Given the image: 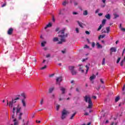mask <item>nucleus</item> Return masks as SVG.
I'll return each mask as SVG.
<instances>
[{
    "label": "nucleus",
    "instance_id": "f257e3e1",
    "mask_svg": "<svg viewBox=\"0 0 125 125\" xmlns=\"http://www.w3.org/2000/svg\"><path fill=\"white\" fill-rule=\"evenodd\" d=\"M65 30L66 29L63 28L62 30L59 32V38H61L60 41L58 42L59 44H62V42H65L66 38L68 37V34H65Z\"/></svg>",
    "mask_w": 125,
    "mask_h": 125
},
{
    "label": "nucleus",
    "instance_id": "f03ea898",
    "mask_svg": "<svg viewBox=\"0 0 125 125\" xmlns=\"http://www.w3.org/2000/svg\"><path fill=\"white\" fill-rule=\"evenodd\" d=\"M83 98L85 102L88 104L87 109H91L93 106V103H92V101H91V98H90L89 96L87 95H86Z\"/></svg>",
    "mask_w": 125,
    "mask_h": 125
},
{
    "label": "nucleus",
    "instance_id": "7ed1b4c3",
    "mask_svg": "<svg viewBox=\"0 0 125 125\" xmlns=\"http://www.w3.org/2000/svg\"><path fill=\"white\" fill-rule=\"evenodd\" d=\"M68 69L69 70H70L71 73L72 75V76H76V75L78 74V72L75 70V66H68Z\"/></svg>",
    "mask_w": 125,
    "mask_h": 125
},
{
    "label": "nucleus",
    "instance_id": "20e7f679",
    "mask_svg": "<svg viewBox=\"0 0 125 125\" xmlns=\"http://www.w3.org/2000/svg\"><path fill=\"white\" fill-rule=\"evenodd\" d=\"M69 114V112L66 110V109H63L62 111V116L61 119L62 120H64V119H66V116L67 115Z\"/></svg>",
    "mask_w": 125,
    "mask_h": 125
},
{
    "label": "nucleus",
    "instance_id": "39448f33",
    "mask_svg": "<svg viewBox=\"0 0 125 125\" xmlns=\"http://www.w3.org/2000/svg\"><path fill=\"white\" fill-rule=\"evenodd\" d=\"M14 29H13V28H10L7 31V34L9 35V36H11L12 34H13V31Z\"/></svg>",
    "mask_w": 125,
    "mask_h": 125
},
{
    "label": "nucleus",
    "instance_id": "423d86ee",
    "mask_svg": "<svg viewBox=\"0 0 125 125\" xmlns=\"http://www.w3.org/2000/svg\"><path fill=\"white\" fill-rule=\"evenodd\" d=\"M14 103H16V101H15L13 99H12V101L9 102V107H10V108H12V107H13V104H14Z\"/></svg>",
    "mask_w": 125,
    "mask_h": 125
},
{
    "label": "nucleus",
    "instance_id": "0eeeda50",
    "mask_svg": "<svg viewBox=\"0 0 125 125\" xmlns=\"http://www.w3.org/2000/svg\"><path fill=\"white\" fill-rule=\"evenodd\" d=\"M78 66L79 67V72H81V73H84V70L83 69V65H79Z\"/></svg>",
    "mask_w": 125,
    "mask_h": 125
},
{
    "label": "nucleus",
    "instance_id": "6e6552de",
    "mask_svg": "<svg viewBox=\"0 0 125 125\" xmlns=\"http://www.w3.org/2000/svg\"><path fill=\"white\" fill-rule=\"evenodd\" d=\"M21 103L24 108H26V107H27V103H26V101H25V99L21 100Z\"/></svg>",
    "mask_w": 125,
    "mask_h": 125
},
{
    "label": "nucleus",
    "instance_id": "1a4fd4ad",
    "mask_svg": "<svg viewBox=\"0 0 125 125\" xmlns=\"http://www.w3.org/2000/svg\"><path fill=\"white\" fill-rule=\"evenodd\" d=\"M62 82V77H57L56 79V82L57 83H61Z\"/></svg>",
    "mask_w": 125,
    "mask_h": 125
},
{
    "label": "nucleus",
    "instance_id": "9d476101",
    "mask_svg": "<svg viewBox=\"0 0 125 125\" xmlns=\"http://www.w3.org/2000/svg\"><path fill=\"white\" fill-rule=\"evenodd\" d=\"M20 105L19 104L18 105L17 107L16 108L17 109V111H16V114H17L18 113H19V112H20V111H21V107H19Z\"/></svg>",
    "mask_w": 125,
    "mask_h": 125
},
{
    "label": "nucleus",
    "instance_id": "9b49d317",
    "mask_svg": "<svg viewBox=\"0 0 125 125\" xmlns=\"http://www.w3.org/2000/svg\"><path fill=\"white\" fill-rule=\"evenodd\" d=\"M111 52H116L117 51V49L116 47H112L110 48Z\"/></svg>",
    "mask_w": 125,
    "mask_h": 125
},
{
    "label": "nucleus",
    "instance_id": "f8f14e48",
    "mask_svg": "<svg viewBox=\"0 0 125 125\" xmlns=\"http://www.w3.org/2000/svg\"><path fill=\"white\" fill-rule=\"evenodd\" d=\"M51 26H52V24H51V23H49V24H47L46 25V26L44 27V29L46 30V29H47V28H50V27H51Z\"/></svg>",
    "mask_w": 125,
    "mask_h": 125
},
{
    "label": "nucleus",
    "instance_id": "ddd939ff",
    "mask_svg": "<svg viewBox=\"0 0 125 125\" xmlns=\"http://www.w3.org/2000/svg\"><path fill=\"white\" fill-rule=\"evenodd\" d=\"M77 22L79 26H80V27H81V28H83V22H81L79 21H77Z\"/></svg>",
    "mask_w": 125,
    "mask_h": 125
},
{
    "label": "nucleus",
    "instance_id": "4468645a",
    "mask_svg": "<svg viewBox=\"0 0 125 125\" xmlns=\"http://www.w3.org/2000/svg\"><path fill=\"white\" fill-rule=\"evenodd\" d=\"M61 87V90L62 91V94H64L65 93V90H66V89L64 87Z\"/></svg>",
    "mask_w": 125,
    "mask_h": 125
},
{
    "label": "nucleus",
    "instance_id": "2eb2a0df",
    "mask_svg": "<svg viewBox=\"0 0 125 125\" xmlns=\"http://www.w3.org/2000/svg\"><path fill=\"white\" fill-rule=\"evenodd\" d=\"M105 17L107 20H110L111 19V15L109 14L106 15Z\"/></svg>",
    "mask_w": 125,
    "mask_h": 125
},
{
    "label": "nucleus",
    "instance_id": "dca6fc26",
    "mask_svg": "<svg viewBox=\"0 0 125 125\" xmlns=\"http://www.w3.org/2000/svg\"><path fill=\"white\" fill-rule=\"evenodd\" d=\"M96 46L97 47V48H102L103 47L102 45L99 44V42H97Z\"/></svg>",
    "mask_w": 125,
    "mask_h": 125
},
{
    "label": "nucleus",
    "instance_id": "f3484780",
    "mask_svg": "<svg viewBox=\"0 0 125 125\" xmlns=\"http://www.w3.org/2000/svg\"><path fill=\"white\" fill-rule=\"evenodd\" d=\"M22 123V125H29V121H27L26 123H25V120L23 119Z\"/></svg>",
    "mask_w": 125,
    "mask_h": 125
},
{
    "label": "nucleus",
    "instance_id": "a211bd4d",
    "mask_svg": "<svg viewBox=\"0 0 125 125\" xmlns=\"http://www.w3.org/2000/svg\"><path fill=\"white\" fill-rule=\"evenodd\" d=\"M95 78H96V76L93 74V75L89 78V79L90 80L92 81L93 80H94Z\"/></svg>",
    "mask_w": 125,
    "mask_h": 125
},
{
    "label": "nucleus",
    "instance_id": "6ab92c4d",
    "mask_svg": "<svg viewBox=\"0 0 125 125\" xmlns=\"http://www.w3.org/2000/svg\"><path fill=\"white\" fill-rule=\"evenodd\" d=\"M54 90V87L50 88L49 89V93H51Z\"/></svg>",
    "mask_w": 125,
    "mask_h": 125
},
{
    "label": "nucleus",
    "instance_id": "aec40b11",
    "mask_svg": "<svg viewBox=\"0 0 125 125\" xmlns=\"http://www.w3.org/2000/svg\"><path fill=\"white\" fill-rule=\"evenodd\" d=\"M88 14V12H87V10H84L83 12V15H84V16H86Z\"/></svg>",
    "mask_w": 125,
    "mask_h": 125
},
{
    "label": "nucleus",
    "instance_id": "412c9836",
    "mask_svg": "<svg viewBox=\"0 0 125 125\" xmlns=\"http://www.w3.org/2000/svg\"><path fill=\"white\" fill-rule=\"evenodd\" d=\"M23 115V113L22 112H20L19 116V120H22V116Z\"/></svg>",
    "mask_w": 125,
    "mask_h": 125
},
{
    "label": "nucleus",
    "instance_id": "4be33fe9",
    "mask_svg": "<svg viewBox=\"0 0 125 125\" xmlns=\"http://www.w3.org/2000/svg\"><path fill=\"white\" fill-rule=\"evenodd\" d=\"M113 15L114 16V19H117V18L120 17V16L117 14H114Z\"/></svg>",
    "mask_w": 125,
    "mask_h": 125
},
{
    "label": "nucleus",
    "instance_id": "5701e85b",
    "mask_svg": "<svg viewBox=\"0 0 125 125\" xmlns=\"http://www.w3.org/2000/svg\"><path fill=\"white\" fill-rule=\"evenodd\" d=\"M76 114H77V113L75 112L74 113H73L72 116H71L70 119V120H73L74 119V117H75V116H76Z\"/></svg>",
    "mask_w": 125,
    "mask_h": 125
},
{
    "label": "nucleus",
    "instance_id": "b1692460",
    "mask_svg": "<svg viewBox=\"0 0 125 125\" xmlns=\"http://www.w3.org/2000/svg\"><path fill=\"white\" fill-rule=\"evenodd\" d=\"M120 96H117L116 98H115V102H118V101H119V100H120Z\"/></svg>",
    "mask_w": 125,
    "mask_h": 125
},
{
    "label": "nucleus",
    "instance_id": "393cba45",
    "mask_svg": "<svg viewBox=\"0 0 125 125\" xmlns=\"http://www.w3.org/2000/svg\"><path fill=\"white\" fill-rule=\"evenodd\" d=\"M106 33H107V34H109V33H110V26H108L106 28Z\"/></svg>",
    "mask_w": 125,
    "mask_h": 125
},
{
    "label": "nucleus",
    "instance_id": "a878e982",
    "mask_svg": "<svg viewBox=\"0 0 125 125\" xmlns=\"http://www.w3.org/2000/svg\"><path fill=\"white\" fill-rule=\"evenodd\" d=\"M27 15H23L22 16V19H23V20H26V19H27Z\"/></svg>",
    "mask_w": 125,
    "mask_h": 125
},
{
    "label": "nucleus",
    "instance_id": "bb28decb",
    "mask_svg": "<svg viewBox=\"0 0 125 125\" xmlns=\"http://www.w3.org/2000/svg\"><path fill=\"white\" fill-rule=\"evenodd\" d=\"M106 23V20L104 19L102 22V25H103V26H104V24Z\"/></svg>",
    "mask_w": 125,
    "mask_h": 125
},
{
    "label": "nucleus",
    "instance_id": "cd10ccee",
    "mask_svg": "<svg viewBox=\"0 0 125 125\" xmlns=\"http://www.w3.org/2000/svg\"><path fill=\"white\" fill-rule=\"evenodd\" d=\"M46 68H47V65H45L44 66L41 67V68H40V69H41V70H45V69Z\"/></svg>",
    "mask_w": 125,
    "mask_h": 125
},
{
    "label": "nucleus",
    "instance_id": "c85d7f7f",
    "mask_svg": "<svg viewBox=\"0 0 125 125\" xmlns=\"http://www.w3.org/2000/svg\"><path fill=\"white\" fill-rule=\"evenodd\" d=\"M102 27H103V25L100 24L98 29H97V31H100L101 30V28H102Z\"/></svg>",
    "mask_w": 125,
    "mask_h": 125
},
{
    "label": "nucleus",
    "instance_id": "c756f323",
    "mask_svg": "<svg viewBox=\"0 0 125 125\" xmlns=\"http://www.w3.org/2000/svg\"><path fill=\"white\" fill-rule=\"evenodd\" d=\"M15 110H16V107H14L13 108V115H15Z\"/></svg>",
    "mask_w": 125,
    "mask_h": 125
},
{
    "label": "nucleus",
    "instance_id": "7c9ffc66",
    "mask_svg": "<svg viewBox=\"0 0 125 125\" xmlns=\"http://www.w3.org/2000/svg\"><path fill=\"white\" fill-rule=\"evenodd\" d=\"M59 108H60V105L58 104L56 105V110L57 111H59Z\"/></svg>",
    "mask_w": 125,
    "mask_h": 125
},
{
    "label": "nucleus",
    "instance_id": "2f4dec72",
    "mask_svg": "<svg viewBox=\"0 0 125 125\" xmlns=\"http://www.w3.org/2000/svg\"><path fill=\"white\" fill-rule=\"evenodd\" d=\"M85 67H86V74L87 73V72H88V70L89 69V67H88V66H87V65H86L85 66Z\"/></svg>",
    "mask_w": 125,
    "mask_h": 125
},
{
    "label": "nucleus",
    "instance_id": "473e14b6",
    "mask_svg": "<svg viewBox=\"0 0 125 125\" xmlns=\"http://www.w3.org/2000/svg\"><path fill=\"white\" fill-rule=\"evenodd\" d=\"M21 96H22V97H23V99H26V95H25V94H21Z\"/></svg>",
    "mask_w": 125,
    "mask_h": 125
},
{
    "label": "nucleus",
    "instance_id": "72a5a7b5",
    "mask_svg": "<svg viewBox=\"0 0 125 125\" xmlns=\"http://www.w3.org/2000/svg\"><path fill=\"white\" fill-rule=\"evenodd\" d=\"M53 42H58V38H54L53 40Z\"/></svg>",
    "mask_w": 125,
    "mask_h": 125
},
{
    "label": "nucleus",
    "instance_id": "f704fd0d",
    "mask_svg": "<svg viewBox=\"0 0 125 125\" xmlns=\"http://www.w3.org/2000/svg\"><path fill=\"white\" fill-rule=\"evenodd\" d=\"M68 2L66 1H64L63 3H62V5H63V6H65L66 4H67Z\"/></svg>",
    "mask_w": 125,
    "mask_h": 125
},
{
    "label": "nucleus",
    "instance_id": "c9c22d12",
    "mask_svg": "<svg viewBox=\"0 0 125 125\" xmlns=\"http://www.w3.org/2000/svg\"><path fill=\"white\" fill-rule=\"evenodd\" d=\"M45 43H46L45 42H42L41 43V46H42V47H44Z\"/></svg>",
    "mask_w": 125,
    "mask_h": 125
},
{
    "label": "nucleus",
    "instance_id": "e433bc0d",
    "mask_svg": "<svg viewBox=\"0 0 125 125\" xmlns=\"http://www.w3.org/2000/svg\"><path fill=\"white\" fill-rule=\"evenodd\" d=\"M40 104L41 105H43V99H42L40 101Z\"/></svg>",
    "mask_w": 125,
    "mask_h": 125
},
{
    "label": "nucleus",
    "instance_id": "4c0bfd02",
    "mask_svg": "<svg viewBox=\"0 0 125 125\" xmlns=\"http://www.w3.org/2000/svg\"><path fill=\"white\" fill-rule=\"evenodd\" d=\"M54 73L49 75V78H52L53 77H54Z\"/></svg>",
    "mask_w": 125,
    "mask_h": 125
},
{
    "label": "nucleus",
    "instance_id": "58836bf2",
    "mask_svg": "<svg viewBox=\"0 0 125 125\" xmlns=\"http://www.w3.org/2000/svg\"><path fill=\"white\" fill-rule=\"evenodd\" d=\"M20 99V97H16L14 99H13L14 101H16V100H19Z\"/></svg>",
    "mask_w": 125,
    "mask_h": 125
},
{
    "label": "nucleus",
    "instance_id": "ea45409f",
    "mask_svg": "<svg viewBox=\"0 0 125 125\" xmlns=\"http://www.w3.org/2000/svg\"><path fill=\"white\" fill-rule=\"evenodd\" d=\"M95 46V42H92V47H94Z\"/></svg>",
    "mask_w": 125,
    "mask_h": 125
},
{
    "label": "nucleus",
    "instance_id": "a19ab883",
    "mask_svg": "<svg viewBox=\"0 0 125 125\" xmlns=\"http://www.w3.org/2000/svg\"><path fill=\"white\" fill-rule=\"evenodd\" d=\"M121 61V58H118V59L117 60L116 63H119Z\"/></svg>",
    "mask_w": 125,
    "mask_h": 125
},
{
    "label": "nucleus",
    "instance_id": "79ce46f5",
    "mask_svg": "<svg viewBox=\"0 0 125 125\" xmlns=\"http://www.w3.org/2000/svg\"><path fill=\"white\" fill-rule=\"evenodd\" d=\"M76 33H80V31L79 30V28H76Z\"/></svg>",
    "mask_w": 125,
    "mask_h": 125
},
{
    "label": "nucleus",
    "instance_id": "37998d69",
    "mask_svg": "<svg viewBox=\"0 0 125 125\" xmlns=\"http://www.w3.org/2000/svg\"><path fill=\"white\" fill-rule=\"evenodd\" d=\"M46 58H49V57H50V54H47V55L46 56Z\"/></svg>",
    "mask_w": 125,
    "mask_h": 125
},
{
    "label": "nucleus",
    "instance_id": "c03bdc74",
    "mask_svg": "<svg viewBox=\"0 0 125 125\" xmlns=\"http://www.w3.org/2000/svg\"><path fill=\"white\" fill-rule=\"evenodd\" d=\"M101 83L104 84V81H103V79H100Z\"/></svg>",
    "mask_w": 125,
    "mask_h": 125
},
{
    "label": "nucleus",
    "instance_id": "a18cd8bd",
    "mask_svg": "<svg viewBox=\"0 0 125 125\" xmlns=\"http://www.w3.org/2000/svg\"><path fill=\"white\" fill-rule=\"evenodd\" d=\"M121 31H122L123 32H125V28H121Z\"/></svg>",
    "mask_w": 125,
    "mask_h": 125
},
{
    "label": "nucleus",
    "instance_id": "49530a36",
    "mask_svg": "<svg viewBox=\"0 0 125 125\" xmlns=\"http://www.w3.org/2000/svg\"><path fill=\"white\" fill-rule=\"evenodd\" d=\"M100 10V9H97L95 11V13H98V12H99Z\"/></svg>",
    "mask_w": 125,
    "mask_h": 125
},
{
    "label": "nucleus",
    "instance_id": "de8ad7c7",
    "mask_svg": "<svg viewBox=\"0 0 125 125\" xmlns=\"http://www.w3.org/2000/svg\"><path fill=\"white\" fill-rule=\"evenodd\" d=\"M72 14H73V15H77L78 14V13L76 12H73L72 13Z\"/></svg>",
    "mask_w": 125,
    "mask_h": 125
},
{
    "label": "nucleus",
    "instance_id": "09e8293b",
    "mask_svg": "<svg viewBox=\"0 0 125 125\" xmlns=\"http://www.w3.org/2000/svg\"><path fill=\"white\" fill-rule=\"evenodd\" d=\"M6 5V3H4L2 5L1 7H4V6H5Z\"/></svg>",
    "mask_w": 125,
    "mask_h": 125
},
{
    "label": "nucleus",
    "instance_id": "8fccbe9b",
    "mask_svg": "<svg viewBox=\"0 0 125 125\" xmlns=\"http://www.w3.org/2000/svg\"><path fill=\"white\" fill-rule=\"evenodd\" d=\"M85 34L86 35H89L90 34V33H89L88 31H85Z\"/></svg>",
    "mask_w": 125,
    "mask_h": 125
},
{
    "label": "nucleus",
    "instance_id": "3c124183",
    "mask_svg": "<svg viewBox=\"0 0 125 125\" xmlns=\"http://www.w3.org/2000/svg\"><path fill=\"white\" fill-rule=\"evenodd\" d=\"M125 89V84H124L123 85V88H122V90L124 91Z\"/></svg>",
    "mask_w": 125,
    "mask_h": 125
},
{
    "label": "nucleus",
    "instance_id": "603ef678",
    "mask_svg": "<svg viewBox=\"0 0 125 125\" xmlns=\"http://www.w3.org/2000/svg\"><path fill=\"white\" fill-rule=\"evenodd\" d=\"M88 115H89V114H88V112H85V113L84 114V116H88Z\"/></svg>",
    "mask_w": 125,
    "mask_h": 125
},
{
    "label": "nucleus",
    "instance_id": "864d4df0",
    "mask_svg": "<svg viewBox=\"0 0 125 125\" xmlns=\"http://www.w3.org/2000/svg\"><path fill=\"white\" fill-rule=\"evenodd\" d=\"M74 5H75V6H77V5H78V2H74Z\"/></svg>",
    "mask_w": 125,
    "mask_h": 125
},
{
    "label": "nucleus",
    "instance_id": "5fc2aeb1",
    "mask_svg": "<svg viewBox=\"0 0 125 125\" xmlns=\"http://www.w3.org/2000/svg\"><path fill=\"white\" fill-rule=\"evenodd\" d=\"M85 60H87V58H86V59H83L82 61V62H85Z\"/></svg>",
    "mask_w": 125,
    "mask_h": 125
},
{
    "label": "nucleus",
    "instance_id": "6e6d98bb",
    "mask_svg": "<svg viewBox=\"0 0 125 125\" xmlns=\"http://www.w3.org/2000/svg\"><path fill=\"white\" fill-rule=\"evenodd\" d=\"M76 90L77 92H80V89L78 88H77Z\"/></svg>",
    "mask_w": 125,
    "mask_h": 125
},
{
    "label": "nucleus",
    "instance_id": "4d7b16f0",
    "mask_svg": "<svg viewBox=\"0 0 125 125\" xmlns=\"http://www.w3.org/2000/svg\"><path fill=\"white\" fill-rule=\"evenodd\" d=\"M52 98H55V94H53L52 95Z\"/></svg>",
    "mask_w": 125,
    "mask_h": 125
},
{
    "label": "nucleus",
    "instance_id": "13d9d810",
    "mask_svg": "<svg viewBox=\"0 0 125 125\" xmlns=\"http://www.w3.org/2000/svg\"><path fill=\"white\" fill-rule=\"evenodd\" d=\"M18 125V122H15L14 123V125Z\"/></svg>",
    "mask_w": 125,
    "mask_h": 125
},
{
    "label": "nucleus",
    "instance_id": "bf43d9fd",
    "mask_svg": "<svg viewBox=\"0 0 125 125\" xmlns=\"http://www.w3.org/2000/svg\"><path fill=\"white\" fill-rule=\"evenodd\" d=\"M99 16H102L103 15V14L102 13H99L98 14Z\"/></svg>",
    "mask_w": 125,
    "mask_h": 125
},
{
    "label": "nucleus",
    "instance_id": "052dcab7",
    "mask_svg": "<svg viewBox=\"0 0 125 125\" xmlns=\"http://www.w3.org/2000/svg\"><path fill=\"white\" fill-rule=\"evenodd\" d=\"M125 64H124V63H120V66H121V67H123V66H124Z\"/></svg>",
    "mask_w": 125,
    "mask_h": 125
},
{
    "label": "nucleus",
    "instance_id": "680f3d73",
    "mask_svg": "<svg viewBox=\"0 0 125 125\" xmlns=\"http://www.w3.org/2000/svg\"><path fill=\"white\" fill-rule=\"evenodd\" d=\"M88 47H88V46L87 45H85V46H84V48H88Z\"/></svg>",
    "mask_w": 125,
    "mask_h": 125
},
{
    "label": "nucleus",
    "instance_id": "e2e57ef3",
    "mask_svg": "<svg viewBox=\"0 0 125 125\" xmlns=\"http://www.w3.org/2000/svg\"><path fill=\"white\" fill-rule=\"evenodd\" d=\"M101 38L102 39L105 38V35H102Z\"/></svg>",
    "mask_w": 125,
    "mask_h": 125
},
{
    "label": "nucleus",
    "instance_id": "0e129e2a",
    "mask_svg": "<svg viewBox=\"0 0 125 125\" xmlns=\"http://www.w3.org/2000/svg\"><path fill=\"white\" fill-rule=\"evenodd\" d=\"M102 63H105V58L103 59Z\"/></svg>",
    "mask_w": 125,
    "mask_h": 125
},
{
    "label": "nucleus",
    "instance_id": "69168bd1",
    "mask_svg": "<svg viewBox=\"0 0 125 125\" xmlns=\"http://www.w3.org/2000/svg\"><path fill=\"white\" fill-rule=\"evenodd\" d=\"M58 31H59V28H56V32H58Z\"/></svg>",
    "mask_w": 125,
    "mask_h": 125
},
{
    "label": "nucleus",
    "instance_id": "338daca9",
    "mask_svg": "<svg viewBox=\"0 0 125 125\" xmlns=\"http://www.w3.org/2000/svg\"><path fill=\"white\" fill-rule=\"evenodd\" d=\"M93 99H96L97 97L95 96H93Z\"/></svg>",
    "mask_w": 125,
    "mask_h": 125
},
{
    "label": "nucleus",
    "instance_id": "774afa93",
    "mask_svg": "<svg viewBox=\"0 0 125 125\" xmlns=\"http://www.w3.org/2000/svg\"><path fill=\"white\" fill-rule=\"evenodd\" d=\"M33 62H37V60L36 59H34Z\"/></svg>",
    "mask_w": 125,
    "mask_h": 125
}]
</instances>
